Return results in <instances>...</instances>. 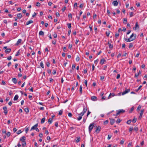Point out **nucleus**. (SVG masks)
<instances>
[{
    "label": "nucleus",
    "instance_id": "ddd939ff",
    "mask_svg": "<svg viewBox=\"0 0 147 147\" xmlns=\"http://www.w3.org/2000/svg\"><path fill=\"white\" fill-rule=\"evenodd\" d=\"M25 139L26 137L24 136H23L20 139V140L21 142H23L25 141Z\"/></svg>",
    "mask_w": 147,
    "mask_h": 147
},
{
    "label": "nucleus",
    "instance_id": "f257e3e1",
    "mask_svg": "<svg viewBox=\"0 0 147 147\" xmlns=\"http://www.w3.org/2000/svg\"><path fill=\"white\" fill-rule=\"evenodd\" d=\"M134 36V34H132L130 36L129 38L125 39V40L127 42H130L131 41L135 39L136 37V35H135V36H134L133 38H131L132 37Z\"/></svg>",
    "mask_w": 147,
    "mask_h": 147
},
{
    "label": "nucleus",
    "instance_id": "79ce46f5",
    "mask_svg": "<svg viewBox=\"0 0 147 147\" xmlns=\"http://www.w3.org/2000/svg\"><path fill=\"white\" fill-rule=\"evenodd\" d=\"M79 117L78 118V121H80V120L82 119V116H81V115H79Z\"/></svg>",
    "mask_w": 147,
    "mask_h": 147
},
{
    "label": "nucleus",
    "instance_id": "1a4fd4ad",
    "mask_svg": "<svg viewBox=\"0 0 147 147\" xmlns=\"http://www.w3.org/2000/svg\"><path fill=\"white\" fill-rule=\"evenodd\" d=\"M3 109L4 111V112L5 115H6L7 113V108L6 107H3Z\"/></svg>",
    "mask_w": 147,
    "mask_h": 147
},
{
    "label": "nucleus",
    "instance_id": "2eb2a0df",
    "mask_svg": "<svg viewBox=\"0 0 147 147\" xmlns=\"http://www.w3.org/2000/svg\"><path fill=\"white\" fill-rule=\"evenodd\" d=\"M17 16L18 18L20 19L22 17V15L21 13H19L17 14Z\"/></svg>",
    "mask_w": 147,
    "mask_h": 147
},
{
    "label": "nucleus",
    "instance_id": "f704fd0d",
    "mask_svg": "<svg viewBox=\"0 0 147 147\" xmlns=\"http://www.w3.org/2000/svg\"><path fill=\"white\" fill-rule=\"evenodd\" d=\"M133 44L132 43H130L129 44V48H131L133 47Z\"/></svg>",
    "mask_w": 147,
    "mask_h": 147
},
{
    "label": "nucleus",
    "instance_id": "774afa93",
    "mask_svg": "<svg viewBox=\"0 0 147 147\" xmlns=\"http://www.w3.org/2000/svg\"><path fill=\"white\" fill-rule=\"evenodd\" d=\"M55 126L56 127H57L58 126V122H55Z\"/></svg>",
    "mask_w": 147,
    "mask_h": 147
},
{
    "label": "nucleus",
    "instance_id": "f3484780",
    "mask_svg": "<svg viewBox=\"0 0 147 147\" xmlns=\"http://www.w3.org/2000/svg\"><path fill=\"white\" fill-rule=\"evenodd\" d=\"M115 119H111V121H110L111 124V125H113L114 124V123H115Z\"/></svg>",
    "mask_w": 147,
    "mask_h": 147
},
{
    "label": "nucleus",
    "instance_id": "bb28decb",
    "mask_svg": "<svg viewBox=\"0 0 147 147\" xmlns=\"http://www.w3.org/2000/svg\"><path fill=\"white\" fill-rule=\"evenodd\" d=\"M39 35H44V33L42 31H40L39 32Z\"/></svg>",
    "mask_w": 147,
    "mask_h": 147
},
{
    "label": "nucleus",
    "instance_id": "4c0bfd02",
    "mask_svg": "<svg viewBox=\"0 0 147 147\" xmlns=\"http://www.w3.org/2000/svg\"><path fill=\"white\" fill-rule=\"evenodd\" d=\"M121 121V120L120 119H118L117 120L116 122L118 123H119Z\"/></svg>",
    "mask_w": 147,
    "mask_h": 147
},
{
    "label": "nucleus",
    "instance_id": "a18cd8bd",
    "mask_svg": "<svg viewBox=\"0 0 147 147\" xmlns=\"http://www.w3.org/2000/svg\"><path fill=\"white\" fill-rule=\"evenodd\" d=\"M76 67V66L74 64H73L72 67V69H74Z\"/></svg>",
    "mask_w": 147,
    "mask_h": 147
},
{
    "label": "nucleus",
    "instance_id": "c9c22d12",
    "mask_svg": "<svg viewBox=\"0 0 147 147\" xmlns=\"http://www.w3.org/2000/svg\"><path fill=\"white\" fill-rule=\"evenodd\" d=\"M141 108V106L139 105L137 109V111H139Z\"/></svg>",
    "mask_w": 147,
    "mask_h": 147
},
{
    "label": "nucleus",
    "instance_id": "0eeeda50",
    "mask_svg": "<svg viewBox=\"0 0 147 147\" xmlns=\"http://www.w3.org/2000/svg\"><path fill=\"white\" fill-rule=\"evenodd\" d=\"M133 29L135 30H136L138 29H139V27L138 24V22H136L135 25V27L133 28Z\"/></svg>",
    "mask_w": 147,
    "mask_h": 147
},
{
    "label": "nucleus",
    "instance_id": "cd10ccee",
    "mask_svg": "<svg viewBox=\"0 0 147 147\" xmlns=\"http://www.w3.org/2000/svg\"><path fill=\"white\" fill-rule=\"evenodd\" d=\"M137 120V119L135 117H134V119H133V120L132 121V122L134 123L136 122Z\"/></svg>",
    "mask_w": 147,
    "mask_h": 147
},
{
    "label": "nucleus",
    "instance_id": "c85d7f7f",
    "mask_svg": "<svg viewBox=\"0 0 147 147\" xmlns=\"http://www.w3.org/2000/svg\"><path fill=\"white\" fill-rule=\"evenodd\" d=\"M110 31H106V34L107 36H109V35L110 34Z\"/></svg>",
    "mask_w": 147,
    "mask_h": 147
},
{
    "label": "nucleus",
    "instance_id": "6e6552de",
    "mask_svg": "<svg viewBox=\"0 0 147 147\" xmlns=\"http://www.w3.org/2000/svg\"><path fill=\"white\" fill-rule=\"evenodd\" d=\"M38 123H37V124H36L35 125H34V126H32V128L30 130L31 131H32L33 130L35 129L38 126Z\"/></svg>",
    "mask_w": 147,
    "mask_h": 147
},
{
    "label": "nucleus",
    "instance_id": "7c9ffc66",
    "mask_svg": "<svg viewBox=\"0 0 147 147\" xmlns=\"http://www.w3.org/2000/svg\"><path fill=\"white\" fill-rule=\"evenodd\" d=\"M40 66L43 68H44V65L42 62H41L40 63Z\"/></svg>",
    "mask_w": 147,
    "mask_h": 147
},
{
    "label": "nucleus",
    "instance_id": "37998d69",
    "mask_svg": "<svg viewBox=\"0 0 147 147\" xmlns=\"http://www.w3.org/2000/svg\"><path fill=\"white\" fill-rule=\"evenodd\" d=\"M20 50H19L17 52V53L16 54L15 56H18L20 55Z\"/></svg>",
    "mask_w": 147,
    "mask_h": 147
},
{
    "label": "nucleus",
    "instance_id": "2f4dec72",
    "mask_svg": "<svg viewBox=\"0 0 147 147\" xmlns=\"http://www.w3.org/2000/svg\"><path fill=\"white\" fill-rule=\"evenodd\" d=\"M22 146L23 147L25 146L26 145L25 141L22 142Z\"/></svg>",
    "mask_w": 147,
    "mask_h": 147
},
{
    "label": "nucleus",
    "instance_id": "3c124183",
    "mask_svg": "<svg viewBox=\"0 0 147 147\" xmlns=\"http://www.w3.org/2000/svg\"><path fill=\"white\" fill-rule=\"evenodd\" d=\"M53 36L55 38H56L57 37V35L56 33H55L53 35Z\"/></svg>",
    "mask_w": 147,
    "mask_h": 147
},
{
    "label": "nucleus",
    "instance_id": "603ef678",
    "mask_svg": "<svg viewBox=\"0 0 147 147\" xmlns=\"http://www.w3.org/2000/svg\"><path fill=\"white\" fill-rule=\"evenodd\" d=\"M134 13L133 12H131L130 13V17H132L133 16Z\"/></svg>",
    "mask_w": 147,
    "mask_h": 147
},
{
    "label": "nucleus",
    "instance_id": "680f3d73",
    "mask_svg": "<svg viewBox=\"0 0 147 147\" xmlns=\"http://www.w3.org/2000/svg\"><path fill=\"white\" fill-rule=\"evenodd\" d=\"M80 60V58L79 57H77L76 58V60L77 61H78Z\"/></svg>",
    "mask_w": 147,
    "mask_h": 147
},
{
    "label": "nucleus",
    "instance_id": "20e7f679",
    "mask_svg": "<svg viewBox=\"0 0 147 147\" xmlns=\"http://www.w3.org/2000/svg\"><path fill=\"white\" fill-rule=\"evenodd\" d=\"M87 108L86 107H84L83 109L82 112L78 114L79 115L83 116L84 115V114L87 111Z\"/></svg>",
    "mask_w": 147,
    "mask_h": 147
},
{
    "label": "nucleus",
    "instance_id": "09e8293b",
    "mask_svg": "<svg viewBox=\"0 0 147 147\" xmlns=\"http://www.w3.org/2000/svg\"><path fill=\"white\" fill-rule=\"evenodd\" d=\"M62 113H63V111L61 110L59 111V115H61L62 114Z\"/></svg>",
    "mask_w": 147,
    "mask_h": 147
},
{
    "label": "nucleus",
    "instance_id": "412c9836",
    "mask_svg": "<svg viewBox=\"0 0 147 147\" xmlns=\"http://www.w3.org/2000/svg\"><path fill=\"white\" fill-rule=\"evenodd\" d=\"M33 21H32V20H30V21L27 22L26 23V25H29L30 24H31V23H33Z\"/></svg>",
    "mask_w": 147,
    "mask_h": 147
},
{
    "label": "nucleus",
    "instance_id": "8fccbe9b",
    "mask_svg": "<svg viewBox=\"0 0 147 147\" xmlns=\"http://www.w3.org/2000/svg\"><path fill=\"white\" fill-rule=\"evenodd\" d=\"M127 19L126 18H124L123 19V23L124 24H126L127 22Z\"/></svg>",
    "mask_w": 147,
    "mask_h": 147
},
{
    "label": "nucleus",
    "instance_id": "bf43d9fd",
    "mask_svg": "<svg viewBox=\"0 0 147 147\" xmlns=\"http://www.w3.org/2000/svg\"><path fill=\"white\" fill-rule=\"evenodd\" d=\"M66 7H64L62 9V11L63 12L66 9Z\"/></svg>",
    "mask_w": 147,
    "mask_h": 147
},
{
    "label": "nucleus",
    "instance_id": "13d9d810",
    "mask_svg": "<svg viewBox=\"0 0 147 147\" xmlns=\"http://www.w3.org/2000/svg\"><path fill=\"white\" fill-rule=\"evenodd\" d=\"M133 130V127H130L129 129V131H131Z\"/></svg>",
    "mask_w": 147,
    "mask_h": 147
},
{
    "label": "nucleus",
    "instance_id": "6ab92c4d",
    "mask_svg": "<svg viewBox=\"0 0 147 147\" xmlns=\"http://www.w3.org/2000/svg\"><path fill=\"white\" fill-rule=\"evenodd\" d=\"M52 121H53L52 119L50 118L48 119V122L50 124H51V123H52Z\"/></svg>",
    "mask_w": 147,
    "mask_h": 147
},
{
    "label": "nucleus",
    "instance_id": "b1692460",
    "mask_svg": "<svg viewBox=\"0 0 147 147\" xmlns=\"http://www.w3.org/2000/svg\"><path fill=\"white\" fill-rule=\"evenodd\" d=\"M82 85L80 86V94H81L82 93Z\"/></svg>",
    "mask_w": 147,
    "mask_h": 147
},
{
    "label": "nucleus",
    "instance_id": "9d476101",
    "mask_svg": "<svg viewBox=\"0 0 147 147\" xmlns=\"http://www.w3.org/2000/svg\"><path fill=\"white\" fill-rule=\"evenodd\" d=\"M144 112V109L142 110L141 111L140 113V116H139V118L140 119H141L142 118Z\"/></svg>",
    "mask_w": 147,
    "mask_h": 147
},
{
    "label": "nucleus",
    "instance_id": "f8f14e48",
    "mask_svg": "<svg viewBox=\"0 0 147 147\" xmlns=\"http://www.w3.org/2000/svg\"><path fill=\"white\" fill-rule=\"evenodd\" d=\"M21 42L22 40L21 39H19L17 41V42L16 43V45H18L20 43H21Z\"/></svg>",
    "mask_w": 147,
    "mask_h": 147
},
{
    "label": "nucleus",
    "instance_id": "a19ab883",
    "mask_svg": "<svg viewBox=\"0 0 147 147\" xmlns=\"http://www.w3.org/2000/svg\"><path fill=\"white\" fill-rule=\"evenodd\" d=\"M68 27L69 28H70L71 27V24L70 23H68L67 24Z\"/></svg>",
    "mask_w": 147,
    "mask_h": 147
},
{
    "label": "nucleus",
    "instance_id": "4468645a",
    "mask_svg": "<svg viewBox=\"0 0 147 147\" xmlns=\"http://www.w3.org/2000/svg\"><path fill=\"white\" fill-rule=\"evenodd\" d=\"M108 44L109 45V48L111 49H112L113 47V45L112 44H111L109 42L108 43Z\"/></svg>",
    "mask_w": 147,
    "mask_h": 147
},
{
    "label": "nucleus",
    "instance_id": "393cba45",
    "mask_svg": "<svg viewBox=\"0 0 147 147\" xmlns=\"http://www.w3.org/2000/svg\"><path fill=\"white\" fill-rule=\"evenodd\" d=\"M18 95H16L14 96V98H13V100H17L18 99Z\"/></svg>",
    "mask_w": 147,
    "mask_h": 147
},
{
    "label": "nucleus",
    "instance_id": "6e6d98bb",
    "mask_svg": "<svg viewBox=\"0 0 147 147\" xmlns=\"http://www.w3.org/2000/svg\"><path fill=\"white\" fill-rule=\"evenodd\" d=\"M108 123V120H106L104 122V124L105 125L107 124Z\"/></svg>",
    "mask_w": 147,
    "mask_h": 147
},
{
    "label": "nucleus",
    "instance_id": "58836bf2",
    "mask_svg": "<svg viewBox=\"0 0 147 147\" xmlns=\"http://www.w3.org/2000/svg\"><path fill=\"white\" fill-rule=\"evenodd\" d=\"M52 43L54 45H55L56 43V40L55 39L54 40H52Z\"/></svg>",
    "mask_w": 147,
    "mask_h": 147
},
{
    "label": "nucleus",
    "instance_id": "5fc2aeb1",
    "mask_svg": "<svg viewBox=\"0 0 147 147\" xmlns=\"http://www.w3.org/2000/svg\"><path fill=\"white\" fill-rule=\"evenodd\" d=\"M56 73V71L54 69L53 71V74L54 75Z\"/></svg>",
    "mask_w": 147,
    "mask_h": 147
},
{
    "label": "nucleus",
    "instance_id": "473e14b6",
    "mask_svg": "<svg viewBox=\"0 0 147 147\" xmlns=\"http://www.w3.org/2000/svg\"><path fill=\"white\" fill-rule=\"evenodd\" d=\"M114 95H115V94H114V93H110L109 96L108 97V98L109 99L110 98V96H114Z\"/></svg>",
    "mask_w": 147,
    "mask_h": 147
},
{
    "label": "nucleus",
    "instance_id": "e2e57ef3",
    "mask_svg": "<svg viewBox=\"0 0 147 147\" xmlns=\"http://www.w3.org/2000/svg\"><path fill=\"white\" fill-rule=\"evenodd\" d=\"M39 136L40 137L42 138V137L43 134L42 133H40L39 135Z\"/></svg>",
    "mask_w": 147,
    "mask_h": 147
},
{
    "label": "nucleus",
    "instance_id": "69168bd1",
    "mask_svg": "<svg viewBox=\"0 0 147 147\" xmlns=\"http://www.w3.org/2000/svg\"><path fill=\"white\" fill-rule=\"evenodd\" d=\"M72 47V45L71 44H69V45L68 48L69 49H71Z\"/></svg>",
    "mask_w": 147,
    "mask_h": 147
},
{
    "label": "nucleus",
    "instance_id": "e433bc0d",
    "mask_svg": "<svg viewBox=\"0 0 147 147\" xmlns=\"http://www.w3.org/2000/svg\"><path fill=\"white\" fill-rule=\"evenodd\" d=\"M134 129L135 131H137L138 130V128L137 127H134Z\"/></svg>",
    "mask_w": 147,
    "mask_h": 147
},
{
    "label": "nucleus",
    "instance_id": "aec40b11",
    "mask_svg": "<svg viewBox=\"0 0 147 147\" xmlns=\"http://www.w3.org/2000/svg\"><path fill=\"white\" fill-rule=\"evenodd\" d=\"M45 119H46V118H45V117H44L43 118L41 119V124L43 123H44L45 121Z\"/></svg>",
    "mask_w": 147,
    "mask_h": 147
},
{
    "label": "nucleus",
    "instance_id": "f03ea898",
    "mask_svg": "<svg viewBox=\"0 0 147 147\" xmlns=\"http://www.w3.org/2000/svg\"><path fill=\"white\" fill-rule=\"evenodd\" d=\"M125 112V111L123 109L119 110H117L116 111L117 113L116 114V115H114L115 116H117L120 114H121L122 113H123Z\"/></svg>",
    "mask_w": 147,
    "mask_h": 147
},
{
    "label": "nucleus",
    "instance_id": "39448f33",
    "mask_svg": "<svg viewBox=\"0 0 147 147\" xmlns=\"http://www.w3.org/2000/svg\"><path fill=\"white\" fill-rule=\"evenodd\" d=\"M100 129L101 127L100 126H98L95 130V132H96L97 133H99L100 131Z\"/></svg>",
    "mask_w": 147,
    "mask_h": 147
},
{
    "label": "nucleus",
    "instance_id": "dca6fc26",
    "mask_svg": "<svg viewBox=\"0 0 147 147\" xmlns=\"http://www.w3.org/2000/svg\"><path fill=\"white\" fill-rule=\"evenodd\" d=\"M91 99L93 101H96V100L97 98L95 96H93L91 97Z\"/></svg>",
    "mask_w": 147,
    "mask_h": 147
},
{
    "label": "nucleus",
    "instance_id": "5701e85b",
    "mask_svg": "<svg viewBox=\"0 0 147 147\" xmlns=\"http://www.w3.org/2000/svg\"><path fill=\"white\" fill-rule=\"evenodd\" d=\"M105 59L104 58H102L100 60V63L102 65L105 62Z\"/></svg>",
    "mask_w": 147,
    "mask_h": 147
},
{
    "label": "nucleus",
    "instance_id": "ea45409f",
    "mask_svg": "<svg viewBox=\"0 0 147 147\" xmlns=\"http://www.w3.org/2000/svg\"><path fill=\"white\" fill-rule=\"evenodd\" d=\"M10 133L9 132H8L6 133V135L8 137H9L10 135Z\"/></svg>",
    "mask_w": 147,
    "mask_h": 147
},
{
    "label": "nucleus",
    "instance_id": "423d86ee",
    "mask_svg": "<svg viewBox=\"0 0 147 147\" xmlns=\"http://www.w3.org/2000/svg\"><path fill=\"white\" fill-rule=\"evenodd\" d=\"M130 91L129 89H126L125 91H123L122 93V95H123L128 93Z\"/></svg>",
    "mask_w": 147,
    "mask_h": 147
},
{
    "label": "nucleus",
    "instance_id": "a211bd4d",
    "mask_svg": "<svg viewBox=\"0 0 147 147\" xmlns=\"http://www.w3.org/2000/svg\"><path fill=\"white\" fill-rule=\"evenodd\" d=\"M12 82L14 84H16L17 83V80L15 78H13L12 79Z\"/></svg>",
    "mask_w": 147,
    "mask_h": 147
},
{
    "label": "nucleus",
    "instance_id": "c03bdc74",
    "mask_svg": "<svg viewBox=\"0 0 147 147\" xmlns=\"http://www.w3.org/2000/svg\"><path fill=\"white\" fill-rule=\"evenodd\" d=\"M21 132H22V131H21V130H19L17 132V134H19L21 133Z\"/></svg>",
    "mask_w": 147,
    "mask_h": 147
},
{
    "label": "nucleus",
    "instance_id": "72a5a7b5",
    "mask_svg": "<svg viewBox=\"0 0 147 147\" xmlns=\"http://www.w3.org/2000/svg\"><path fill=\"white\" fill-rule=\"evenodd\" d=\"M142 87V86L141 85V86H140L137 89H136L135 90V91L136 92H138L140 89Z\"/></svg>",
    "mask_w": 147,
    "mask_h": 147
},
{
    "label": "nucleus",
    "instance_id": "4be33fe9",
    "mask_svg": "<svg viewBox=\"0 0 147 147\" xmlns=\"http://www.w3.org/2000/svg\"><path fill=\"white\" fill-rule=\"evenodd\" d=\"M80 140V137H77L76 139V143L78 142Z\"/></svg>",
    "mask_w": 147,
    "mask_h": 147
},
{
    "label": "nucleus",
    "instance_id": "4d7b16f0",
    "mask_svg": "<svg viewBox=\"0 0 147 147\" xmlns=\"http://www.w3.org/2000/svg\"><path fill=\"white\" fill-rule=\"evenodd\" d=\"M120 74H118L117 75V77H116V78L117 79H119L120 78Z\"/></svg>",
    "mask_w": 147,
    "mask_h": 147
},
{
    "label": "nucleus",
    "instance_id": "0e129e2a",
    "mask_svg": "<svg viewBox=\"0 0 147 147\" xmlns=\"http://www.w3.org/2000/svg\"><path fill=\"white\" fill-rule=\"evenodd\" d=\"M68 116L69 117H71L72 116V114L71 113H69L68 114Z\"/></svg>",
    "mask_w": 147,
    "mask_h": 147
},
{
    "label": "nucleus",
    "instance_id": "052dcab7",
    "mask_svg": "<svg viewBox=\"0 0 147 147\" xmlns=\"http://www.w3.org/2000/svg\"><path fill=\"white\" fill-rule=\"evenodd\" d=\"M36 6L38 7H39L40 6V3L39 2H37L36 3Z\"/></svg>",
    "mask_w": 147,
    "mask_h": 147
},
{
    "label": "nucleus",
    "instance_id": "338daca9",
    "mask_svg": "<svg viewBox=\"0 0 147 147\" xmlns=\"http://www.w3.org/2000/svg\"><path fill=\"white\" fill-rule=\"evenodd\" d=\"M13 130L14 133H15L17 131V129L16 128H13Z\"/></svg>",
    "mask_w": 147,
    "mask_h": 147
},
{
    "label": "nucleus",
    "instance_id": "9b49d317",
    "mask_svg": "<svg viewBox=\"0 0 147 147\" xmlns=\"http://www.w3.org/2000/svg\"><path fill=\"white\" fill-rule=\"evenodd\" d=\"M113 4L115 6H116L118 4V3L117 1H114L113 2Z\"/></svg>",
    "mask_w": 147,
    "mask_h": 147
},
{
    "label": "nucleus",
    "instance_id": "7ed1b4c3",
    "mask_svg": "<svg viewBox=\"0 0 147 147\" xmlns=\"http://www.w3.org/2000/svg\"><path fill=\"white\" fill-rule=\"evenodd\" d=\"M94 125V123H92L90 124L89 126V132L90 133L91 132L93 128Z\"/></svg>",
    "mask_w": 147,
    "mask_h": 147
},
{
    "label": "nucleus",
    "instance_id": "a878e982",
    "mask_svg": "<svg viewBox=\"0 0 147 147\" xmlns=\"http://www.w3.org/2000/svg\"><path fill=\"white\" fill-rule=\"evenodd\" d=\"M11 51V49H7L5 51V52L6 53H9Z\"/></svg>",
    "mask_w": 147,
    "mask_h": 147
},
{
    "label": "nucleus",
    "instance_id": "864d4df0",
    "mask_svg": "<svg viewBox=\"0 0 147 147\" xmlns=\"http://www.w3.org/2000/svg\"><path fill=\"white\" fill-rule=\"evenodd\" d=\"M134 107H132L131 108V109H130V111H129V112H130V113H131V112H132L133 111V110H134Z\"/></svg>",
    "mask_w": 147,
    "mask_h": 147
},
{
    "label": "nucleus",
    "instance_id": "49530a36",
    "mask_svg": "<svg viewBox=\"0 0 147 147\" xmlns=\"http://www.w3.org/2000/svg\"><path fill=\"white\" fill-rule=\"evenodd\" d=\"M131 122V120H129L127 121V124L129 125L130 123Z\"/></svg>",
    "mask_w": 147,
    "mask_h": 147
},
{
    "label": "nucleus",
    "instance_id": "de8ad7c7",
    "mask_svg": "<svg viewBox=\"0 0 147 147\" xmlns=\"http://www.w3.org/2000/svg\"><path fill=\"white\" fill-rule=\"evenodd\" d=\"M111 137H112V136L111 135H108V137L107 138L108 140H110L111 139Z\"/></svg>",
    "mask_w": 147,
    "mask_h": 147
},
{
    "label": "nucleus",
    "instance_id": "c756f323",
    "mask_svg": "<svg viewBox=\"0 0 147 147\" xmlns=\"http://www.w3.org/2000/svg\"><path fill=\"white\" fill-rule=\"evenodd\" d=\"M24 111L27 113H28L29 111V109L27 108H25L24 109Z\"/></svg>",
    "mask_w": 147,
    "mask_h": 147
}]
</instances>
